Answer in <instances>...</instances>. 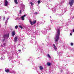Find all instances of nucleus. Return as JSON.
Here are the masks:
<instances>
[{"instance_id": "b1692460", "label": "nucleus", "mask_w": 74, "mask_h": 74, "mask_svg": "<svg viewBox=\"0 0 74 74\" xmlns=\"http://www.w3.org/2000/svg\"><path fill=\"white\" fill-rule=\"evenodd\" d=\"M18 51H19V52H21V50L19 49L18 50Z\"/></svg>"}, {"instance_id": "c85d7f7f", "label": "nucleus", "mask_w": 74, "mask_h": 74, "mask_svg": "<svg viewBox=\"0 0 74 74\" xmlns=\"http://www.w3.org/2000/svg\"><path fill=\"white\" fill-rule=\"evenodd\" d=\"M1 47H3V46H2Z\"/></svg>"}, {"instance_id": "0eeeda50", "label": "nucleus", "mask_w": 74, "mask_h": 74, "mask_svg": "<svg viewBox=\"0 0 74 74\" xmlns=\"http://www.w3.org/2000/svg\"><path fill=\"white\" fill-rule=\"evenodd\" d=\"M25 16H26V15L25 14L21 16V19L23 21H24V20H25V19H24V17H25Z\"/></svg>"}, {"instance_id": "a211bd4d", "label": "nucleus", "mask_w": 74, "mask_h": 74, "mask_svg": "<svg viewBox=\"0 0 74 74\" xmlns=\"http://www.w3.org/2000/svg\"><path fill=\"white\" fill-rule=\"evenodd\" d=\"M38 4H40V3H41V2H40V1H38Z\"/></svg>"}, {"instance_id": "a878e982", "label": "nucleus", "mask_w": 74, "mask_h": 74, "mask_svg": "<svg viewBox=\"0 0 74 74\" xmlns=\"http://www.w3.org/2000/svg\"><path fill=\"white\" fill-rule=\"evenodd\" d=\"M35 14H36L37 15V14L38 13H37V12H36L35 13Z\"/></svg>"}, {"instance_id": "7ed1b4c3", "label": "nucleus", "mask_w": 74, "mask_h": 74, "mask_svg": "<svg viewBox=\"0 0 74 74\" xmlns=\"http://www.w3.org/2000/svg\"><path fill=\"white\" fill-rule=\"evenodd\" d=\"M8 1H7V0H5L4 5L5 7H7V4H8Z\"/></svg>"}, {"instance_id": "cd10ccee", "label": "nucleus", "mask_w": 74, "mask_h": 74, "mask_svg": "<svg viewBox=\"0 0 74 74\" xmlns=\"http://www.w3.org/2000/svg\"><path fill=\"white\" fill-rule=\"evenodd\" d=\"M73 32H74V29L73 30Z\"/></svg>"}, {"instance_id": "6ab92c4d", "label": "nucleus", "mask_w": 74, "mask_h": 74, "mask_svg": "<svg viewBox=\"0 0 74 74\" xmlns=\"http://www.w3.org/2000/svg\"><path fill=\"white\" fill-rule=\"evenodd\" d=\"M47 56H48L49 58H51V56H50V55H49V54H47Z\"/></svg>"}, {"instance_id": "1a4fd4ad", "label": "nucleus", "mask_w": 74, "mask_h": 74, "mask_svg": "<svg viewBox=\"0 0 74 74\" xmlns=\"http://www.w3.org/2000/svg\"><path fill=\"white\" fill-rule=\"evenodd\" d=\"M36 20H34L33 21V24H36Z\"/></svg>"}, {"instance_id": "39448f33", "label": "nucleus", "mask_w": 74, "mask_h": 74, "mask_svg": "<svg viewBox=\"0 0 74 74\" xmlns=\"http://www.w3.org/2000/svg\"><path fill=\"white\" fill-rule=\"evenodd\" d=\"M9 36H10V34H8L5 35L3 36V37L4 38H5V37H9Z\"/></svg>"}, {"instance_id": "f8f14e48", "label": "nucleus", "mask_w": 74, "mask_h": 74, "mask_svg": "<svg viewBox=\"0 0 74 74\" xmlns=\"http://www.w3.org/2000/svg\"><path fill=\"white\" fill-rule=\"evenodd\" d=\"M29 22L31 25H33V22L32 21H30Z\"/></svg>"}, {"instance_id": "423d86ee", "label": "nucleus", "mask_w": 74, "mask_h": 74, "mask_svg": "<svg viewBox=\"0 0 74 74\" xmlns=\"http://www.w3.org/2000/svg\"><path fill=\"white\" fill-rule=\"evenodd\" d=\"M12 36H14L15 35V31H14L12 33Z\"/></svg>"}, {"instance_id": "dca6fc26", "label": "nucleus", "mask_w": 74, "mask_h": 74, "mask_svg": "<svg viewBox=\"0 0 74 74\" xmlns=\"http://www.w3.org/2000/svg\"><path fill=\"white\" fill-rule=\"evenodd\" d=\"M3 44L4 47H5V46H6V43H4V42H3Z\"/></svg>"}, {"instance_id": "20e7f679", "label": "nucleus", "mask_w": 74, "mask_h": 74, "mask_svg": "<svg viewBox=\"0 0 74 74\" xmlns=\"http://www.w3.org/2000/svg\"><path fill=\"white\" fill-rule=\"evenodd\" d=\"M17 40H18V36H16L14 38V42H16L17 41Z\"/></svg>"}, {"instance_id": "6e6552de", "label": "nucleus", "mask_w": 74, "mask_h": 74, "mask_svg": "<svg viewBox=\"0 0 74 74\" xmlns=\"http://www.w3.org/2000/svg\"><path fill=\"white\" fill-rule=\"evenodd\" d=\"M47 64L48 65V66H51V64L50 62H47Z\"/></svg>"}, {"instance_id": "9d476101", "label": "nucleus", "mask_w": 74, "mask_h": 74, "mask_svg": "<svg viewBox=\"0 0 74 74\" xmlns=\"http://www.w3.org/2000/svg\"><path fill=\"white\" fill-rule=\"evenodd\" d=\"M5 71L6 73H9V72H10V70H9V69H8L5 70Z\"/></svg>"}, {"instance_id": "f03ea898", "label": "nucleus", "mask_w": 74, "mask_h": 74, "mask_svg": "<svg viewBox=\"0 0 74 74\" xmlns=\"http://www.w3.org/2000/svg\"><path fill=\"white\" fill-rule=\"evenodd\" d=\"M74 3V0H70L69 4H70V6L71 7L73 5Z\"/></svg>"}, {"instance_id": "412c9836", "label": "nucleus", "mask_w": 74, "mask_h": 74, "mask_svg": "<svg viewBox=\"0 0 74 74\" xmlns=\"http://www.w3.org/2000/svg\"><path fill=\"white\" fill-rule=\"evenodd\" d=\"M22 12V10H20V14H21Z\"/></svg>"}, {"instance_id": "ddd939ff", "label": "nucleus", "mask_w": 74, "mask_h": 74, "mask_svg": "<svg viewBox=\"0 0 74 74\" xmlns=\"http://www.w3.org/2000/svg\"><path fill=\"white\" fill-rule=\"evenodd\" d=\"M53 45L54 47V49H57V48H56V46H55V45L54 44H53Z\"/></svg>"}, {"instance_id": "f3484780", "label": "nucleus", "mask_w": 74, "mask_h": 74, "mask_svg": "<svg viewBox=\"0 0 74 74\" xmlns=\"http://www.w3.org/2000/svg\"><path fill=\"white\" fill-rule=\"evenodd\" d=\"M30 4H31V6L33 5H34V3H33L32 2H30Z\"/></svg>"}, {"instance_id": "c756f323", "label": "nucleus", "mask_w": 74, "mask_h": 74, "mask_svg": "<svg viewBox=\"0 0 74 74\" xmlns=\"http://www.w3.org/2000/svg\"><path fill=\"white\" fill-rule=\"evenodd\" d=\"M18 16H19V14H18Z\"/></svg>"}, {"instance_id": "4be33fe9", "label": "nucleus", "mask_w": 74, "mask_h": 74, "mask_svg": "<svg viewBox=\"0 0 74 74\" xmlns=\"http://www.w3.org/2000/svg\"><path fill=\"white\" fill-rule=\"evenodd\" d=\"M71 45L72 46H73V43L71 42Z\"/></svg>"}, {"instance_id": "7c9ffc66", "label": "nucleus", "mask_w": 74, "mask_h": 74, "mask_svg": "<svg viewBox=\"0 0 74 74\" xmlns=\"http://www.w3.org/2000/svg\"><path fill=\"white\" fill-rule=\"evenodd\" d=\"M0 19H1V18H0Z\"/></svg>"}, {"instance_id": "f257e3e1", "label": "nucleus", "mask_w": 74, "mask_h": 74, "mask_svg": "<svg viewBox=\"0 0 74 74\" xmlns=\"http://www.w3.org/2000/svg\"><path fill=\"white\" fill-rule=\"evenodd\" d=\"M60 29H58L57 31L56 34V40L55 42H58L59 39V36H60Z\"/></svg>"}, {"instance_id": "5701e85b", "label": "nucleus", "mask_w": 74, "mask_h": 74, "mask_svg": "<svg viewBox=\"0 0 74 74\" xmlns=\"http://www.w3.org/2000/svg\"><path fill=\"white\" fill-rule=\"evenodd\" d=\"M5 40V39H3V43L4 42Z\"/></svg>"}, {"instance_id": "4468645a", "label": "nucleus", "mask_w": 74, "mask_h": 74, "mask_svg": "<svg viewBox=\"0 0 74 74\" xmlns=\"http://www.w3.org/2000/svg\"><path fill=\"white\" fill-rule=\"evenodd\" d=\"M14 3L16 4H18V2H17V0H14Z\"/></svg>"}, {"instance_id": "bb28decb", "label": "nucleus", "mask_w": 74, "mask_h": 74, "mask_svg": "<svg viewBox=\"0 0 74 74\" xmlns=\"http://www.w3.org/2000/svg\"><path fill=\"white\" fill-rule=\"evenodd\" d=\"M7 22V21H6L5 22V23H6Z\"/></svg>"}, {"instance_id": "393cba45", "label": "nucleus", "mask_w": 74, "mask_h": 74, "mask_svg": "<svg viewBox=\"0 0 74 74\" xmlns=\"http://www.w3.org/2000/svg\"><path fill=\"white\" fill-rule=\"evenodd\" d=\"M70 36H72V34H71V33H70Z\"/></svg>"}, {"instance_id": "2eb2a0df", "label": "nucleus", "mask_w": 74, "mask_h": 74, "mask_svg": "<svg viewBox=\"0 0 74 74\" xmlns=\"http://www.w3.org/2000/svg\"><path fill=\"white\" fill-rule=\"evenodd\" d=\"M18 27H20L21 29H23V27L21 25H19Z\"/></svg>"}, {"instance_id": "9b49d317", "label": "nucleus", "mask_w": 74, "mask_h": 74, "mask_svg": "<svg viewBox=\"0 0 74 74\" xmlns=\"http://www.w3.org/2000/svg\"><path fill=\"white\" fill-rule=\"evenodd\" d=\"M40 70H42V69H43V68L42 67V66H40Z\"/></svg>"}, {"instance_id": "aec40b11", "label": "nucleus", "mask_w": 74, "mask_h": 74, "mask_svg": "<svg viewBox=\"0 0 74 74\" xmlns=\"http://www.w3.org/2000/svg\"><path fill=\"white\" fill-rule=\"evenodd\" d=\"M18 25H16V26H15V28L16 29H18Z\"/></svg>"}]
</instances>
